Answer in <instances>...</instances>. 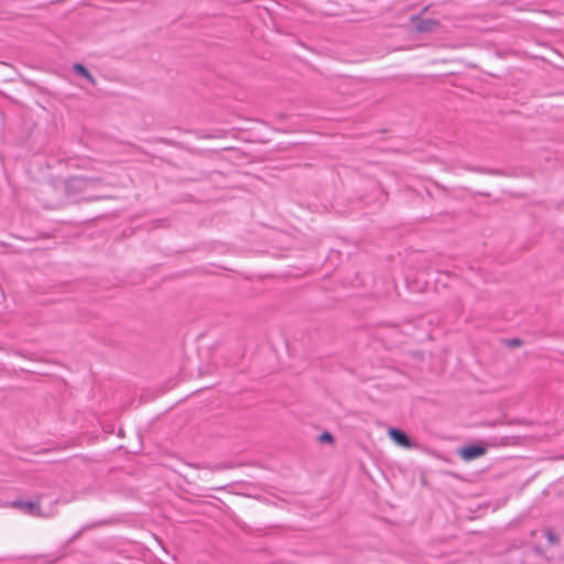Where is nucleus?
<instances>
[{
	"label": "nucleus",
	"mask_w": 564,
	"mask_h": 564,
	"mask_svg": "<svg viewBox=\"0 0 564 564\" xmlns=\"http://www.w3.org/2000/svg\"><path fill=\"white\" fill-rule=\"evenodd\" d=\"M318 438L321 442H333L334 441L333 435L328 432H324Z\"/></svg>",
	"instance_id": "8"
},
{
	"label": "nucleus",
	"mask_w": 564,
	"mask_h": 564,
	"mask_svg": "<svg viewBox=\"0 0 564 564\" xmlns=\"http://www.w3.org/2000/svg\"><path fill=\"white\" fill-rule=\"evenodd\" d=\"M486 451V447L481 445H468L459 449V456L462 459L469 462L482 456Z\"/></svg>",
	"instance_id": "2"
},
{
	"label": "nucleus",
	"mask_w": 564,
	"mask_h": 564,
	"mask_svg": "<svg viewBox=\"0 0 564 564\" xmlns=\"http://www.w3.org/2000/svg\"><path fill=\"white\" fill-rule=\"evenodd\" d=\"M98 180L84 176H72L65 181V192L68 196H76L95 187Z\"/></svg>",
	"instance_id": "1"
},
{
	"label": "nucleus",
	"mask_w": 564,
	"mask_h": 564,
	"mask_svg": "<svg viewBox=\"0 0 564 564\" xmlns=\"http://www.w3.org/2000/svg\"><path fill=\"white\" fill-rule=\"evenodd\" d=\"M414 28L420 33L433 32L440 26V22L435 19L413 18Z\"/></svg>",
	"instance_id": "3"
},
{
	"label": "nucleus",
	"mask_w": 564,
	"mask_h": 564,
	"mask_svg": "<svg viewBox=\"0 0 564 564\" xmlns=\"http://www.w3.org/2000/svg\"><path fill=\"white\" fill-rule=\"evenodd\" d=\"M544 534L550 544H552V545L558 544L560 539L553 531L546 530Z\"/></svg>",
	"instance_id": "7"
},
{
	"label": "nucleus",
	"mask_w": 564,
	"mask_h": 564,
	"mask_svg": "<svg viewBox=\"0 0 564 564\" xmlns=\"http://www.w3.org/2000/svg\"><path fill=\"white\" fill-rule=\"evenodd\" d=\"M511 344H512L513 346H518V345H520V340H519V339H513V340L511 341Z\"/></svg>",
	"instance_id": "9"
},
{
	"label": "nucleus",
	"mask_w": 564,
	"mask_h": 564,
	"mask_svg": "<svg viewBox=\"0 0 564 564\" xmlns=\"http://www.w3.org/2000/svg\"><path fill=\"white\" fill-rule=\"evenodd\" d=\"M74 70L76 74L84 76L91 85L96 84L95 77L88 72V69L84 65L79 63L75 64Z\"/></svg>",
	"instance_id": "6"
},
{
	"label": "nucleus",
	"mask_w": 564,
	"mask_h": 564,
	"mask_svg": "<svg viewBox=\"0 0 564 564\" xmlns=\"http://www.w3.org/2000/svg\"><path fill=\"white\" fill-rule=\"evenodd\" d=\"M11 507L20 508L24 513L30 514V516H34V517L41 516V508L37 502L14 500L11 502Z\"/></svg>",
	"instance_id": "4"
},
{
	"label": "nucleus",
	"mask_w": 564,
	"mask_h": 564,
	"mask_svg": "<svg viewBox=\"0 0 564 564\" xmlns=\"http://www.w3.org/2000/svg\"><path fill=\"white\" fill-rule=\"evenodd\" d=\"M388 434L391 437V440L394 443H397L398 445L403 446L405 448L412 447V442L410 441L408 435L404 432H402L401 430L392 427L388 431Z\"/></svg>",
	"instance_id": "5"
}]
</instances>
